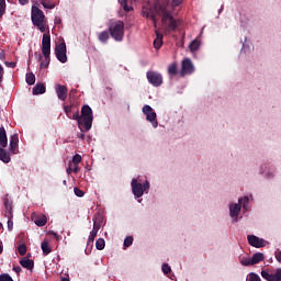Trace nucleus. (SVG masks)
I'll list each match as a JSON object with an SVG mask.
<instances>
[{
    "instance_id": "47",
    "label": "nucleus",
    "mask_w": 281,
    "mask_h": 281,
    "mask_svg": "<svg viewBox=\"0 0 281 281\" xmlns=\"http://www.w3.org/2000/svg\"><path fill=\"white\" fill-rule=\"evenodd\" d=\"M48 234H50L52 236H54V238L56 240H60V235H58L57 233H55L54 231H50Z\"/></svg>"
},
{
    "instance_id": "17",
    "label": "nucleus",
    "mask_w": 281,
    "mask_h": 281,
    "mask_svg": "<svg viewBox=\"0 0 281 281\" xmlns=\"http://www.w3.org/2000/svg\"><path fill=\"white\" fill-rule=\"evenodd\" d=\"M161 45H164V34L159 33L156 30V38L154 40V47L155 49H161Z\"/></svg>"
},
{
    "instance_id": "52",
    "label": "nucleus",
    "mask_w": 281,
    "mask_h": 281,
    "mask_svg": "<svg viewBox=\"0 0 281 281\" xmlns=\"http://www.w3.org/2000/svg\"><path fill=\"white\" fill-rule=\"evenodd\" d=\"M78 170H80V168L78 167V165H75L72 172L78 173Z\"/></svg>"
},
{
    "instance_id": "4",
    "label": "nucleus",
    "mask_w": 281,
    "mask_h": 281,
    "mask_svg": "<svg viewBox=\"0 0 281 281\" xmlns=\"http://www.w3.org/2000/svg\"><path fill=\"white\" fill-rule=\"evenodd\" d=\"M31 20L32 23L40 32H45L47 30V22H45V13L38 7H32L31 9Z\"/></svg>"
},
{
    "instance_id": "40",
    "label": "nucleus",
    "mask_w": 281,
    "mask_h": 281,
    "mask_svg": "<svg viewBox=\"0 0 281 281\" xmlns=\"http://www.w3.org/2000/svg\"><path fill=\"white\" fill-rule=\"evenodd\" d=\"M0 281H14V280L12 279V277H10V274H8V273H2V274L0 276Z\"/></svg>"
},
{
    "instance_id": "21",
    "label": "nucleus",
    "mask_w": 281,
    "mask_h": 281,
    "mask_svg": "<svg viewBox=\"0 0 281 281\" xmlns=\"http://www.w3.org/2000/svg\"><path fill=\"white\" fill-rule=\"evenodd\" d=\"M20 265L21 267H23L24 269H29L31 271V269H34V261L30 260L27 257H24L22 260H20Z\"/></svg>"
},
{
    "instance_id": "19",
    "label": "nucleus",
    "mask_w": 281,
    "mask_h": 281,
    "mask_svg": "<svg viewBox=\"0 0 281 281\" xmlns=\"http://www.w3.org/2000/svg\"><path fill=\"white\" fill-rule=\"evenodd\" d=\"M4 147H0V161L3 164H10L12 161V158L10 157V153Z\"/></svg>"
},
{
    "instance_id": "27",
    "label": "nucleus",
    "mask_w": 281,
    "mask_h": 281,
    "mask_svg": "<svg viewBox=\"0 0 281 281\" xmlns=\"http://www.w3.org/2000/svg\"><path fill=\"white\" fill-rule=\"evenodd\" d=\"M35 225L37 227H45L47 225V217L45 215H42L35 220Z\"/></svg>"
},
{
    "instance_id": "25",
    "label": "nucleus",
    "mask_w": 281,
    "mask_h": 281,
    "mask_svg": "<svg viewBox=\"0 0 281 281\" xmlns=\"http://www.w3.org/2000/svg\"><path fill=\"white\" fill-rule=\"evenodd\" d=\"M42 5L46 10H54L56 8V3L52 0H42Z\"/></svg>"
},
{
    "instance_id": "18",
    "label": "nucleus",
    "mask_w": 281,
    "mask_h": 281,
    "mask_svg": "<svg viewBox=\"0 0 281 281\" xmlns=\"http://www.w3.org/2000/svg\"><path fill=\"white\" fill-rule=\"evenodd\" d=\"M8 147V134L4 127H0V148Z\"/></svg>"
},
{
    "instance_id": "11",
    "label": "nucleus",
    "mask_w": 281,
    "mask_h": 281,
    "mask_svg": "<svg viewBox=\"0 0 281 281\" xmlns=\"http://www.w3.org/2000/svg\"><path fill=\"white\" fill-rule=\"evenodd\" d=\"M181 76H190V74H194V64L190 58H186L181 64Z\"/></svg>"
},
{
    "instance_id": "34",
    "label": "nucleus",
    "mask_w": 281,
    "mask_h": 281,
    "mask_svg": "<svg viewBox=\"0 0 281 281\" xmlns=\"http://www.w3.org/2000/svg\"><path fill=\"white\" fill-rule=\"evenodd\" d=\"M240 265H243V267H250L252 263V259L251 258H243L240 259Z\"/></svg>"
},
{
    "instance_id": "48",
    "label": "nucleus",
    "mask_w": 281,
    "mask_h": 281,
    "mask_svg": "<svg viewBox=\"0 0 281 281\" xmlns=\"http://www.w3.org/2000/svg\"><path fill=\"white\" fill-rule=\"evenodd\" d=\"M274 256H276L278 262H281V250H277Z\"/></svg>"
},
{
    "instance_id": "46",
    "label": "nucleus",
    "mask_w": 281,
    "mask_h": 281,
    "mask_svg": "<svg viewBox=\"0 0 281 281\" xmlns=\"http://www.w3.org/2000/svg\"><path fill=\"white\" fill-rule=\"evenodd\" d=\"M13 227H14V222L10 218L8 221V229H9V232H12Z\"/></svg>"
},
{
    "instance_id": "49",
    "label": "nucleus",
    "mask_w": 281,
    "mask_h": 281,
    "mask_svg": "<svg viewBox=\"0 0 281 281\" xmlns=\"http://www.w3.org/2000/svg\"><path fill=\"white\" fill-rule=\"evenodd\" d=\"M3 74H4L3 66L0 64V82L3 80Z\"/></svg>"
},
{
    "instance_id": "59",
    "label": "nucleus",
    "mask_w": 281,
    "mask_h": 281,
    "mask_svg": "<svg viewBox=\"0 0 281 281\" xmlns=\"http://www.w3.org/2000/svg\"><path fill=\"white\" fill-rule=\"evenodd\" d=\"M1 227H3V226H2V224L0 223V229H1Z\"/></svg>"
},
{
    "instance_id": "55",
    "label": "nucleus",
    "mask_w": 281,
    "mask_h": 281,
    "mask_svg": "<svg viewBox=\"0 0 281 281\" xmlns=\"http://www.w3.org/2000/svg\"><path fill=\"white\" fill-rule=\"evenodd\" d=\"M0 254H3V243L0 241Z\"/></svg>"
},
{
    "instance_id": "20",
    "label": "nucleus",
    "mask_w": 281,
    "mask_h": 281,
    "mask_svg": "<svg viewBox=\"0 0 281 281\" xmlns=\"http://www.w3.org/2000/svg\"><path fill=\"white\" fill-rule=\"evenodd\" d=\"M119 3L125 12H132L133 5L128 3H135V0H119Z\"/></svg>"
},
{
    "instance_id": "28",
    "label": "nucleus",
    "mask_w": 281,
    "mask_h": 281,
    "mask_svg": "<svg viewBox=\"0 0 281 281\" xmlns=\"http://www.w3.org/2000/svg\"><path fill=\"white\" fill-rule=\"evenodd\" d=\"M3 203L8 212H12V200L8 199V195L3 198Z\"/></svg>"
},
{
    "instance_id": "12",
    "label": "nucleus",
    "mask_w": 281,
    "mask_h": 281,
    "mask_svg": "<svg viewBox=\"0 0 281 281\" xmlns=\"http://www.w3.org/2000/svg\"><path fill=\"white\" fill-rule=\"evenodd\" d=\"M261 277L267 281H281V268H278L274 273L269 272L268 270H262Z\"/></svg>"
},
{
    "instance_id": "35",
    "label": "nucleus",
    "mask_w": 281,
    "mask_h": 281,
    "mask_svg": "<svg viewBox=\"0 0 281 281\" xmlns=\"http://www.w3.org/2000/svg\"><path fill=\"white\" fill-rule=\"evenodd\" d=\"M18 251L20 256H25V254H27V246H25L24 244L20 245L18 247Z\"/></svg>"
},
{
    "instance_id": "50",
    "label": "nucleus",
    "mask_w": 281,
    "mask_h": 281,
    "mask_svg": "<svg viewBox=\"0 0 281 281\" xmlns=\"http://www.w3.org/2000/svg\"><path fill=\"white\" fill-rule=\"evenodd\" d=\"M20 5H27L30 3V0H18Z\"/></svg>"
},
{
    "instance_id": "32",
    "label": "nucleus",
    "mask_w": 281,
    "mask_h": 281,
    "mask_svg": "<svg viewBox=\"0 0 281 281\" xmlns=\"http://www.w3.org/2000/svg\"><path fill=\"white\" fill-rule=\"evenodd\" d=\"M26 82L31 86L34 85V82H36V76L32 72L26 74Z\"/></svg>"
},
{
    "instance_id": "31",
    "label": "nucleus",
    "mask_w": 281,
    "mask_h": 281,
    "mask_svg": "<svg viewBox=\"0 0 281 281\" xmlns=\"http://www.w3.org/2000/svg\"><path fill=\"white\" fill-rule=\"evenodd\" d=\"M168 74L169 76H177V64H171L168 67Z\"/></svg>"
},
{
    "instance_id": "8",
    "label": "nucleus",
    "mask_w": 281,
    "mask_h": 281,
    "mask_svg": "<svg viewBox=\"0 0 281 281\" xmlns=\"http://www.w3.org/2000/svg\"><path fill=\"white\" fill-rule=\"evenodd\" d=\"M143 113L144 115H146L147 122H150L154 128H157V126H159V122H157V113L153 111V108L150 105H144Z\"/></svg>"
},
{
    "instance_id": "41",
    "label": "nucleus",
    "mask_w": 281,
    "mask_h": 281,
    "mask_svg": "<svg viewBox=\"0 0 281 281\" xmlns=\"http://www.w3.org/2000/svg\"><path fill=\"white\" fill-rule=\"evenodd\" d=\"M133 245V237L128 236L124 239V247H131Z\"/></svg>"
},
{
    "instance_id": "15",
    "label": "nucleus",
    "mask_w": 281,
    "mask_h": 281,
    "mask_svg": "<svg viewBox=\"0 0 281 281\" xmlns=\"http://www.w3.org/2000/svg\"><path fill=\"white\" fill-rule=\"evenodd\" d=\"M55 91H56L58 100H63V101L67 100V87L57 85L55 87Z\"/></svg>"
},
{
    "instance_id": "38",
    "label": "nucleus",
    "mask_w": 281,
    "mask_h": 281,
    "mask_svg": "<svg viewBox=\"0 0 281 281\" xmlns=\"http://www.w3.org/2000/svg\"><path fill=\"white\" fill-rule=\"evenodd\" d=\"M247 281H262L260 277L254 272L249 273Z\"/></svg>"
},
{
    "instance_id": "29",
    "label": "nucleus",
    "mask_w": 281,
    "mask_h": 281,
    "mask_svg": "<svg viewBox=\"0 0 281 281\" xmlns=\"http://www.w3.org/2000/svg\"><path fill=\"white\" fill-rule=\"evenodd\" d=\"M95 247L99 251H102V249H104V247H106V243L104 241V239L99 238L95 243Z\"/></svg>"
},
{
    "instance_id": "6",
    "label": "nucleus",
    "mask_w": 281,
    "mask_h": 281,
    "mask_svg": "<svg viewBox=\"0 0 281 281\" xmlns=\"http://www.w3.org/2000/svg\"><path fill=\"white\" fill-rule=\"evenodd\" d=\"M131 186L132 192L134 196H136V199H140V196H144V192L148 194V190H150V182H148V180L142 183L139 180L134 178L132 179Z\"/></svg>"
},
{
    "instance_id": "22",
    "label": "nucleus",
    "mask_w": 281,
    "mask_h": 281,
    "mask_svg": "<svg viewBox=\"0 0 281 281\" xmlns=\"http://www.w3.org/2000/svg\"><path fill=\"white\" fill-rule=\"evenodd\" d=\"M45 85L43 83H36L35 87L33 88V95H42L45 93Z\"/></svg>"
},
{
    "instance_id": "7",
    "label": "nucleus",
    "mask_w": 281,
    "mask_h": 281,
    "mask_svg": "<svg viewBox=\"0 0 281 281\" xmlns=\"http://www.w3.org/2000/svg\"><path fill=\"white\" fill-rule=\"evenodd\" d=\"M110 34L114 41H123L124 38V22L116 21L109 27Z\"/></svg>"
},
{
    "instance_id": "53",
    "label": "nucleus",
    "mask_w": 281,
    "mask_h": 281,
    "mask_svg": "<svg viewBox=\"0 0 281 281\" xmlns=\"http://www.w3.org/2000/svg\"><path fill=\"white\" fill-rule=\"evenodd\" d=\"M66 171H67V175H71V172H74V169H71V167H68Z\"/></svg>"
},
{
    "instance_id": "42",
    "label": "nucleus",
    "mask_w": 281,
    "mask_h": 281,
    "mask_svg": "<svg viewBox=\"0 0 281 281\" xmlns=\"http://www.w3.org/2000/svg\"><path fill=\"white\" fill-rule=\"evenodd\" d=\"M4 65L10 69H14V67H16V61H4Z\"/></svg>"
},
{
    "instance_id": "1",
    "label": "nucleus",
    "mask_w": 281,
    "mask_h": 281,
    "mask_svg": "<svg viewBox=\"0 0 281 281\" xmlns=\"http://www.w3.org/2000/svg\"><path fill=\"white\" fill-rule=\"evenodd\" d=\"M142 14L146 19H151L155 25H157V16H159L165 32H175L179 27V20L172 15V5L167 0H159L154 8H150V4H146L143 7Z\"/></svg>"
},
{
    "instance_id": "5",
    "label": "nucleus",
    "mask_w": 281,
    "mask_h": 281,
    "mask_svg": "<svg viewBox=\"0 0 281 281\" xmlns=\"http://www.w3.org/2000/svg\"><path fill=\"white\" fill-rule=\"evenodd\" d=\"M79 123L83 124V131H91V126H93V110H91V106H82Z\"/></svg>"
},
{
    "instance_id": "16",
    "label": "nucleus",
    "mask_w": 281,
    "mask_h": 281,
    "mask_svg": "<svg viewBox=\"0 0 281 281\" xmlns=\"http://www.w3.org/2000/svg\"><path fill=\"white\" fill-rule=\"evenodd\" d=\"M99 231H100V226H98V223L94 222L93 223V229L90 232L87 245H93V241L95 240V236H98Z\"/></svg>"
},
{
    "instance_id": "43",
    "label": "nucleus",
    "mask_w": 281,
    "mask_h": 281,
    "mask_svg": "<svg viewBox=\"0 0 281 281\" xmlns=\"http://www.w3.org/2000/svg\"><path fill=\"white\" fill-rule=\"evenodd\" d=\"M183 3V0H172L171 5L172 8H177Z\"/></svg>"
},
{
    "instance_id": "14",
    "label": "nucleus",
    "mask_w": 281,
    "mask_h": 281,
    "mask_svg": "<svg viewBox=\"0 0 281 281\" xmlns=\"http://www.w3.org/2000/svg\"><path fill=\"white\" fill-rule=\"evenodd\" d=\"M19 153V135L14 134L10 138V154L16 155Z\"/></svg>"
},
{
    "instance_id": "13",
    "label": "nucleus",
    "mask_w": 281,
    "mask_h": 281,
    "mask_svg": "<svg viewBox=\"0 0 281 281\" xmlns=\"http://www.w3.org/2000/svg\"><path fill=\"white\" fill-rule=\"evenodd\" d=\"M248 243L251 245V247H256L257 249H260V247H267V240L255 236V235H248Z\"/></svg>"
},
{
    "instance_id": "44",
    "label": "nucleus",
    "mask_w": 281,
    "mask_h": 281,
    "mask_svg": "<svg viewBox=\"0 0 281 281\" xmlns=\"http://www.w3.org/2000/svg\"><path fill=\"white\" fill-rule=\"evenodd\" d=\"M64 111H65L67 117H71V116H70V115H71V106H70V105H66V106L64 108Z\"/></svg>"
},
{
    "instance_id": "37",
    "label": "nucleus",
    "mask_w": 281,
    "mask_h": 281,
    "mask_svg": "<svg viewBox=\"0 0 281 281\" xmlns=\"http://www.w3.org/2000/svg\"><path fill=\"white\" fill-rule=\"evenodd\" d=\"M161 271H162V273H165V276H168V273H170V271H172V269L169 267L168 263H162Z\"/></svg>"
},
{
    "instance_id": "10",
    "label": "nucleus",
    "mask_w": 281,
    "mask_h": 281,
    "mask_svg": "<svg viewBox=\"0 0 281 281\" xmlns=\"http://www.w3.org/2000/svg\"><path fill=\"white\" fill-rule=\"evenodd\" d=\"M147 80L153 87H161L164 85V77L157 71H148Z\"/></svg>"
},
{
    "instance_id": "51",
    "label": "nucleus",
    "mask_w": 281,
    "mask_h": 281,
    "mask_svg": "<svg viewBox=\"0 0 281 281\" xmlns=\"http://www.w3.org/2000/svg\"><path fill=\"white\" fill-rule=\"evenodd\" d=\"M0 60H5V50L0 52Z\"/></svg>"
},
{
    "instance_id": "33",
    "label": "nucleus",
    "mask_w": 281,
    "mask_h": 281,
    "mask_svg": "<svg viewBox=\"0 0 281 281\" xmlns=\"http://www.w3.org/2000/svg\"><path fill=\"white\" fill-rule=\"evenodd\" d=\"M72 120H76L78 122V126H79L80 131H82V128L85 130V124H80V113L79 112L74 113Z\"/></svg>"
},
{
    "instance_id": "56",
    "label": "nucleus",
    "mask_w": 281,
    "mask_h": 281,
    "mask_svg": "<svg viewBox=\"0 0 281 281\" xmlns=\"http://www.w3.org/2000/svg\"><path fill=\"white\" fill-rule=\"evenodd\" d=\"M79 139H85V134H78Z\"/></svg>"
},
{
    "instance_id": "54",
    "label": "nucleus",
    "mask_w": 281,
    "mask_h": 281,
    "mask_svg": "<svg viewBox=\"0 0 281 281\" xmlns=\"http://www.w3.org/2000/svg\"><path fill=\"white\" fill-rule=\"evenodd\" d=\"M13 271H15V273H19L21 271V267H14Z\"/></svg>"
},
{
    "instance_id": "9",
    "label": "nucleus",
    "mask_w": 281,
    "mask_h": 281,
    "mask_svg": "<svg viewBox=\"0 0 281 281\" xmlns=\"http://www.w3.org/2000/svg\"><path fill=\"white\" fill-rule=\"evenodd\" d=\"M55 56L59 63H67V44H65V42H61L56 46Z\"/></svg>"
},
{
    "instance_id": "3",
    "label": "nucleus",
    "mask_w": 281,
    "mask_h": 281,
    "mask_svg": "<svg viewBox=\"0 0 281 281\" xmlns=\"http://www.w3.org/2000/svg\"><path fill=\"white\" fill-rule=\"evenodd\" d=\"M42 54L44 58L40 64L41 69H47L50 63V55H52V36L49 33H44L42 38Z\"/></svg>"
},
{
    "instance_id": "45",
    "label": "nucleus",
    "mask_w": 281,
    "mask_h": 281,
    "mask_svg": "<svg viewBox=\"0 0 281 281\" xmlns=\"http://www.w3.org/2000/svg\"><path fill=\"white\" fill-rule=\"evenodd\" d=\"M76 196H85V192L78 188L74 189Z\"/></svg>"
},
{
    "instance_id": "24",
    "label": "nucleus",
    "mask_w": 281,
    "mask_h": 281,
    "mask_svg": "<svg viewBox=\"0 0 281 281\" xmlns=\"http://www.w3.org/2000/svg\"><path fill=\"white\" fill-rule=\"evenodd\" d=\"M41 247H42V251H43L44 256L52 254V247H49V241L44 240L42 243Z\"/></svg>"
},
{
    "instance_id": "57",
    "label": "nucleus",
    "mask_w": 281,
    "mask_h": 281,
    "mask_svg": "<svg viewBox=\"0 0 281 281\" xmlns=\"http://www.w3.org/2000/svg\"><path fill=\"white\" fill-rule=\"evenodd\" d=\"M61 281H69L67 278H61Z\"/></svg>"
},
{
    "instance_id": "23",
    "label": "nucleus",
    "mask_w": 281,
    "mask_h": 281,
    "mask_svg": "<svg viewBox=\"0 0 281 281\" xmlns=\"http://www.w3.org/2000/svg\"><path fill=\"white\" fill-rule=\"evenodd\" d=\"M251 260L252 265H258V262H262V260H265V254L256 252L255 255H252Z\"/></svg>"
},
{
    "instance_id": "39",
    "label": "nucleus",
    "mask_w": 281,
    "mask_h": 281,
    "mask_svg": "<svg viewBox=\"0 0 281 281\" xmlns=\"http://www.w3.org/2000/svg\"><path fill=\"white\" fill-rule=\"evenodd\" d=\"M80 161H82V156H80V155H75L74 157H72V164L75 165V166H78V164H80Z\"/></svg>"
},
{
    "instance_id": "36",
    "label": "nucleus",
    "mask_w": 281,
    "mask_h": 281,
    "mask_svg": "<svg viewBox=\"0 0 281 281\" xmlns=\"http://www.w3.org/2000/svg\"><path fill=\"white\" fill-rule=\"evenodd\" d=\"M5 14V0H0V19Z\"/></svg>"
},
{
    "instance_id": "30",
    "label": "nucleus",
    "mask_w": 281,
    "mask_h": 281,
    "mask_svg": "<svg viewBox=\"0 0 281 281\" xmlns=\"http://www.w3.org/2000/svg\"><path fill=\"white\" fill-rule=\"evenodd\" d=\"M99 41L101 43H106L109 41V32L103 31L99 34Z\"/></svg>"
},
{
    "instance_id": "26",
    "label": "nucleus",
    "mask_w": 281,
    "mask_h": 281,
    "mask_svg": "<svg viewBox=\"0 0 281 281\" xmlns=\"http://www.w3.org/2000/svg\"><path fill=\"white\" fill-rule=\"evenodd\" d=\"M199 47H201V41L198 38L193 40L189 45L190 52H198Z\"/></svg>"
},
{
    "instance_id": "2",
    "label": "nucleus",
    "mask_w": 281,
    "mask_h": 281,
    "mask_svg": "<svg viewBox=\"0 0 281 281\" xmlns=\"http://www.w3.org/2000/svg\"><path fill=\"white\" fill-rule=\"evenodd\" d=\"M254 196L246 195L244 198L238 199V203H233L229 205V216L233 218L234 223H238V214H240V210L243 205V210L245 212H249V201H251Z\"/></svg>"
},
{
    "instance_id": "58",
    "label": "nucleus",
    "mask_w": 281,
    "mask_h": 281,
    "mask_svg": "<svg viewBox=\"0 0 281 281\" xmlns=\"http://www.w3.org/2000/svg\"><path fill=\"white\" fill-rule=\"evenodd\" d=\"M63 183H64V186H67V180H64Z\"/></svg>"
}]
</instances>
